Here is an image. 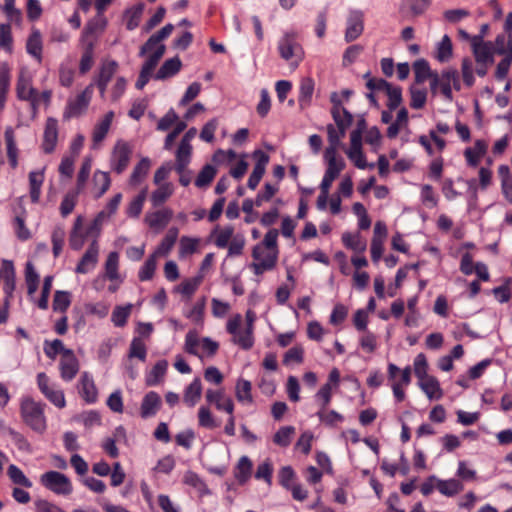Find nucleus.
Returning a JSON list of instances; mask_svg holds the SVG:
<instances>
[{
    "instance_id": "1",
    "label": "nucleus",
    "mask_w": 512,
    "mask_h": 512,
    "mask_svg": "<svg viewBox=\"0 0 512 512\" xmlns=\"http://www.w3.org/2000/svg\"><path fill=\"white\" fill-rule=\"evenodd\" d=\"M173 30L174 25L169 23L152 34L140 47L139 56L146 57L145 62L157 66L166 52V46L163 44V41L171 35Z\"/></svg>"
},
{
    "instance_id": "2",
    "label": "nucleus",
    "mask_w": 512,
    "mask_h": 512,
    "mask_svg": "<svg viewBox=\"0 0 512 512\" xmlns=\"http://www.w3.org/2000/svg\"><path fill=\"white\" fill-rule=\"evenodd\" d=\"M105 212L101 211L87 229H83V219L78 216L69 237V245L73 250H80L87 236H93L97 240Z\"/></svg>"
},
{
    "instance_id": "3",
    "label": "nucleus",
    "mask_w": 512,
    "mask_h": 512,
    "mask_svg": "<svg viewBox=\"0 0 512 512\" xmlns=\"http://www.w3.org/2000/svg\"><path fill=\"white\" fill-rule=\"evenodd\" d=\"M21 416L23 421L34 431L43 433L46 430V418L43 405L31 398L21 401Z\"/></svg>"
},
{
    "instance_id": "4",
    "label": "nucleus",
    "mask_w": 512,
    "mask_h": 512,
    "mask_svg": "<svg viewBox=\"0 0 512 512\" xmlns=\"http://www.w3.org/2000/svg\"><path fill=\"white\" fill-rule=\"evenodd\" d=\"M252 257L254 261L250 264V268L255 275H261L275 267L278 259V250H271L257 244L252 249Z\"/></svg>"
},
{
    "instance_id": "5",
    "label": "nucleus",
    "mask_w": 512,
    "mask_h": 512,
    "mask_svg": "<svg viewBox=\"0 0 512 512\" xmlns=\"http://www.w3.org/2000/svg\"><path fill=\"white\" fill-rule=\"evenodd\" d=\"M40 483L56 495L68 496L73 492L71 480L58 471H48L40 476Z\"/></svg>"
},
{
    "instance_id": "6",
    "label": "nucleus",
    "mask_w": 512,
    "mask_h": 512,
    "mask_svg": "<svg viewBox=\"0 0 512 512\" xmlns=\"http://www.w3.org/2000/svg\"><path fill=\"white\" fill-rule=\"evenodd\" d=\"M16 95L18 99L28 101L33 116H36L39 108V96L37 90L32 86V78L28 72L20 71L16 83Z\"/></svg>"
},
{
    "instance_id": "7",
    "label": "nucleus",
    "mask_w": 512,
    "mask_h": 512,
    "mask_svg": "<svg viewBox=\"0 0 512 512\" xmlns=\"http://www.w3.org/2000/svg\"><path fill=\"white\" fill-rule=\"evenodd\" d=\"M242 316L236 314L231 317L226 325L227 332L232 335V342L242 349L248 350L253 346V332L244 328L241 329Z\"/></svg>"
},
{
    "instance_id": "8",
    "label": "nucleus",
    "mask_w": 512,
    "mask_h": 512,
    "mask_svg": "<svg viewBox=\"0 0 512 512\" xmlns=\"http://www.w3.org/2000/svg\"><path fill=\"white\" fill-rule=\"evenodd\" d=\"M278 51L284 60L290 61L293 68H297L303 59L302 47L296 42L292 34H285L279 40Z\"/></svg>"
},
{
    "instance_id": "9",
    "label": "nucleus",
    "mask_w": 512,
    "mask_h": 512,
    "mask_svg": "<svg viewBox=\"0 0 512 512\" xmlns=\"http://www.w3.org/2000/svg\"><path fill=\"white\" fill-rule=\"evenodd\" d=\"M93 88L94 84H89L74 99L68 101L63 113L65 119L76 118L85 113L93 96Z\"/></svg>"
},
{
    "instance_id": "10",
    "label": "nucleus",
    "mask_w": 512,
    "mask_h": 512,
    "mask_svg": "<svg viewBox=\"0 0 512 512\" xmlns=\"http://www.w3.org/2000/svg\"><path fill=\"white\" fill-rule=\"evenodd\" d=\"M472 52L478 65L489 66L494 62L495 47L492 42L484 41L482 35L471 38Z\"/></svg>"
},
{
    "instance_id": "11",
    "label": "nucleus",
    "mask_w": 512,
    "mask_h": 512,
    "mask_svg": "<svg viewBox=\"0 0 512 512\" xmlns=\"http://www.w3.org/2000/svg\"><path fill=\"white\" fill-rule=\"evenodd\" d=\"M131 154L132 150L129 144L123 140H118L111 154L112 169L118 174L122 173L130 162Z\"/></svg>"
},
{
    "instance_id": "12",
    "label": "nucleus",
    "mask_w": 512,
    "mask_h": 512,
    "mask_svg": "<svg viewBox=\"0 0 512 512\" xmlns=\"http://www.w3.org/2000/svg\"><path fill=\"white\" fill-rule=\"evenodd\" d=\"M348 158L359 169L374 168V164H368L362 152L361 131H352L350 134V147L346 150Z\"/></svg>"
},
{
    "instance_id": "13",
    "label": "nucleus",
    "mask_w": 512,
    "mask_h": 512,
    "mask_svg": "<svg viewBox=\"0 0 512 512\" xmlns=\"http://www.w3.org/2000/svg\"><path fill=\"white\" fill-rule=\"evenodd\" d=\"M364 31V13L361 10H350L346 19L344 39L347 43L358 39Z\"/></svg>"
},
{
    "instance_id": "14",
    "label": "nucleus",
    "mask_w": 512,
    "mask_h": 512,
    "mask_svg": "<svg viewBox=\"0 0 512 512\" xmlns=\"http://www.w3.org/2000/svg\"><path fill=\"white\" fill-rule=\"evenodd\" d=\"M58 121L53 117L47 118L44 126L41 149L45 154L55 151L58 142Z\"/></svg>"
},
{
    "instance_id": "15",
    "label": "nucleus",
    "mask_w": 512,
    "mask_h": 512,
    "mask_svg": "<svg viewBox=\"0 0 512 512\" xmlns=\"http://www.w3.org/2000/svg\"><path fill=\"white\" fill-rule=\"evenodd\" d=\"M99 257V245L96 239H93L87 248L86 252L83 254L79 263L75 268V272L78 274H87L92 271L97 263Z\"/></svg>"
},
{
    "instance_id": "16",
    "label": "nucleus",
    "mask_w": 512,
    "mask_h": 512,
    "mask_svg": "<svg viewBox=\"0 0 512 512\" xmlns=\"http://www.w3.org/2000/svg\"><path fill=\"white\" fill-rule=\"evenodd\" d=\"M79 371V362L72 350H64L60 360V372L64 381H71Z\"/></svg>"
},
{
    "instance_id": "17",
    "label": "nucleus",
    "mask_w": 512,
    "mask_h": 512,
    "mask_svg": "<svg viewBox=\"0 0 512 512\" xmlns=\"http://www.w3.org/2000/svg\"><path fill=\"white\" fill-rule=\"evenodd\" d=\"M2 273L4 276L3 292L5 293L4 303L6 308H9L10 299L12 298L15 290V271L13 263L9 260H3Z\"/></svg>"
},
{
    "instance_id": "18",
    "label": "nucleus",
    "mask_w": 512,
    "mask_h": 512,
    "mask_svg": "<svg viewBox=\"0 0 512 512\" xmlns=\"http://www.w3.org/2000/svg\"><path fill=\"white\" fill-rule=\"evenodd\" d=\"M173 216L171 209L164 208L145 215V223L152 229L162 230L167 226Z\"/></svg>"
},
{
    "instance_id": "19",
    "label": "nucleus",
    "mask_w": 512,
    "mask_h": 512,
    "mask_svg": "<svg viewBox=\"0 0 512 512\" xmlns=\"http://www.w3.org/2000/svg\"><path fill=\"white\" fill-rule=\"evenodd\" d=\"M452 88L458 91L461 89V84L457 71L448 69L441 74V92L448 100H452Z\"/></svg>"
},
{
    "instance_id": "20",
    "label": "nucleus",
    "mask_w": 512,
    "mask_h": 512,
    "mask_svg": "<svg viewBox=\"0 0 512 512\" xmlns=\"http://www.w3.org/2000/svg\"><path fill=\"white\" fill-rule=\"evenodd\" d=\"M114 113L112 111L107 112L104 117L95 125L92 133V148L97 149L99 144L105 139L109 132Z\"/></svg>"
},
{
    "instance_id": "21",
    "label": "nucleus",
    "mask_w": 512,
    "mask_h": 512,
    "mask_svg": "<svg viewBox=\"0 0 512 512\" xmlns=\"http://www.w3.org/2000/svg\"><path fill=\"white\" fill-rule=\"evenodd\" d=\"M161 407V397L154 391L148 392L142 400L140 407L141 417L144 419L153 417L156 415Z\"/></svg>"
},
{
    "instance_id": "22",
    "label": "nucleus",
    "mask_w": 512,
    "mask_h": 512,
    "mask_svg": "<svg viewBox=\"0 0 512 512\" xmlns=\"http://www.w3.org/2000/svg\"><path fill=\"white\" fill-rule=\"evenodd\" d=\"M418 385L431 400H438L443 396V391L440 387L439 381L434 376L429 375L419 379Z\"/></svg>"
},
{
    "instance_id": "23",
    "label": "nucleus",
    "mask_w": 512,
    "mask_h": 512,
    "mask_svg": "<svg viewBox=\"0 0 512 512\" xmlns=\"http://www.w3.org/2000/svg\"><path fill=\"white\" fill-rule=\"evenodd\" d=\"M182 67L181 59L178 56L164 61L158 71L155 73L156 80H165L176 75Z\"/></svg>"
},
{
    "instance_id": "24",
    "label": "nucleus",
    "mask_w": 512,
    "mask_h": 512,
    "mask_svg": "<svg viewBox=\"0 0 512 512\" xmlns=\"http://www.w3.org/2000/svg\"><path fill=\"white\" fill-rule=\"evenodd\" d=\"M79 392L83 399L88 403H94L97 400V388L92 376L84 372L80 378Z\"/></svg>"
},
{
    "instance_id": "25",
    "label": "nucleus",
    "mask_w": 512,
    "mask_h": 512,
    "mask_svg": "<svg viewBox=\"0 0 512 512\" xmlns=\"http://www.w3.org/2000/svg\"><path fill=\"white\" fill-rule=\"evenodd\" d=\"M112 2L113 0H95V8L97 11L98 19L96 23L91 22L87 25L84 30V37H86L88 34L94 33L97 28L102 30L105 27L106 21L103 18V14Z\"/></svg>"
},
{
    "instance_id": "26",
    "label": "nucleus",
    "mask_w": 512,
    "mask_h": 512,
    "mask_svg": "<svg viewBox=\"0 0 512 512\" xmlns=\"http://www.w3.org/2000/svg\"><path fill=\"white\" fill-rule=\"evenodd\" d=\"M44 182V169L31 171L29 173L30 198L37 203L41 196V187Z\"/></svg>"
},
{
    "instance_id": "27",
    "label": "nucleus",
    "mask_w": 512,
    "mask_h": 512,
    "mask_svg": "<svg viewBox=\"0 0 512 512\" xmlns=\"http://www.w3.org/2000/svg\"><path fill=\"white\" fill-rule=\"evenodd\" d=\"M174 193V186L170 182H164L158 185V188L152 192L150 200L154 207L165 203Z\"/></svg>"
},
{
    "instance_id": "28",
    "label": "nucleus",
    "mask_w": 512,
    "mask_h": 512,
    "mask_svg": "<svg viewBox=\"0 0 512 512\" xmlns=\"http://www.w3.org/2000/svg\"><path fill=\"white\" fill-rule=\"evenodd\" d=\"M202 395L200 378H195L185 389L183 400L188 407H194Z\"/></svg>"
},
{
    "instance_id": "29",
    "label": "nucleus",
    "mask_w": 512,
    "mask_h": 512,
    "mask_svg": "<svg viewBox=\"0 0 512 512\" xmlns=\"http://www.w3.org/2000/svg\"><path fill=\"white\" fill-rule=\"evenodd\" d=\"M211 236L213 237V242L218 248H226L230 241L233 239L234 228L233 226H225L223 228L216 227Z\"/></svg>"
},
{
    "instance_id": "30",
    "label": "nucleus",
    "mask_w": 512,
    "mask_h": 512,
    "mask_svg": "<svg viewBox=\"0 0 512 512\" xmlns=\"http://www.w3.org/2000/svg\"><path fill=\"white\" fill-rule=\"evenodd\" d=\"M110 177L107 172L97 170L93 175V194L96 198H100L110 187Z\"/></svg>"
},
{
    "instance_id": "31",
    "label": "nucleus",
    "mask_w": 512,
    "mask_h": 512,
    "mask_svg": "<svg viewBox=\"0 0 512 512\" xmlns=\"http://www.w3.org/2000/svg\"><path fill=\"white\" fill-rule=\"evenodd\" d=\"M327 133L329 145L325 149L324 154H329V152L332 154H337V151L341 146V139L345 136L346 130L339 128L337 130L332 124H329L327 126Z\"/></svg>"
},
{
    "instance_id": "32",
    "label": "nucleus",
    "mask_w": 512,
    "mask_h": 512,
    "mask_svg": "<svg viewBox=\"0 0 512 512\" xmlns=\"http://www.w3.org/2000/svg\"><path fill=\"white\" fill-rule=\"evenodd\" d=\"M486 151L487 143L483 140H477L474 147L467 148L464 152L467 163L473 167L477 166L480 158L486 153Z\"/></svg>"
},
{
    "instance_id": "33",
    "label": "nucleus",
    "mask_w": 512,
    "mask_h": 512,
    "mask_svg": "<svg viewBox=\"0 0 512 512\" xmlns=\"http://www.w3.org/2000/svg\"><path fill=\"white\" fill-rule=\"evenodd\" d=\"M463 488V484L457 479L436 480V489L447 497L455 496Z\"/></svg>"
},
{
    "instance_id": "34",
    "label": "nucleus",
    "mask_w": 512,
    "mask_h": 512,
    "mask_svg": "<svg viewBox=\"0 0 512 512\" xmlns=\"http://www.w3.org/2000/svg\"><path fill=\"white\" fill-rule=\"evenodd\" d=\"M235 395L239 402L244 405L253 403L251 382L245 379H239L236 383Z\"/></svg>"
},
{
    "instance_id": "35",
    "label": "nucleus",
    "mask_w": 512,
    "mask_h": 512,
    "mask_svg": "<svg viewBox=\"0 0 512 512\" xmlns=\"http://www.w3.org/2000/svg\"><path fill=\"white\" fill-rule=\"evenodd\" d=\"M324 158L327 162V169L325 171L326 176L336 179L340 172L345 168V162L342 158H338L337 154H324Z\"/></svg>"
},
{
    "instance_id": "36",
    "label": "nucleus",
    "mask_w": 512,
    "mask_h": 512,
    "mask_svg": "<svg viewBox=\"0 0 512 512\" xmlns=\"http://www.w3.org/2000/svg\"><path fill=\"white\" fill-rule=\"evenodd\" d=\"M453 55V45L450 37L448 35H444L442 39L436 45V53L435 58L439 62H447L452 58Z\"/></svg>"
},
{
    "instance_id": "37",
    "label": "nucleus",
    "mask_w": 512,
    "mask_h": 512,
    "mask_svg": "<svg viewBox=\"0 0 512 512\" xmlns=\"http://www.w3.org/2000/svg\"><path fill=\"white\" fill-rule=\"evenodd\" d=\"M342 242L347 248L357 253H363L367 247L366 241L358 233H343Z\"/></svg>"
},
{
    "instance_id": "38",
    "label": "nucleus",
    "mask_w": 512,
    "mask_h": 512,
    "mask_svg": "<svg viewBox=\"0 0 512 512\" xmlns=\"http://www.w3.org/2000/svg\"><path fill=\"white\" fill-rule=\"evenodd\" d=\"M192 146L181 144L176 152V165L175 169L178 173H183L191 160Z\"/></svg>"
},
{
    "instance_id": "39",
    "label": "nucleus",
    "mask_w": 512,
    "mask_h": 512,
    "mask_svg": "<svg viewBox=\"0 0 512 512\" xmlns=\"http://www.w3.org/2000/svg\"><path fill=\"white\" fill-rule=\"evenodd\" d=\"M178 237V230L172 228L168 231L166 236L162 239L161 243L158 245L157 249L154 251L153 255L157 258L159 256H166L169 254L171 249L173 248Z\"/></svg>"
},
{
    "instance_id": "40",
    "label": "nucleus",
    "mask_w": 512,
    "mask_h": 512,
    "mask_svg": "<svg viewBox=\"0 0 512 512\" xmlns=\"http://www.w3.org/2000/svg\"><path fill=\"white\" fill-rule=\"evenodd\" d=\"M331 113L339 129L346 130L351 125L353 117L341 104L334 105Z\"/></svg>"
},
{
    "instance_id": "41",
    "label": "nucleus",
    "mask_w": 512,
    "mask_h": 512,
    "mask_svg": "<svg viewBox=\"0 0 512 512\" xmlns=\"http://www.w3.org/2000/svg\"><path fill=\"white\" fill-rule=\"evenodd\" d=\"M202 280V275L186 279L176 288V291L179 292L183 297L190 299L200 286Z\"/></svg>"
},
{
    "instance_id": "42",
    "label": "nucleus",
    "mask_w": 512,
    "mask_h": 512,
    "mask_svg": "<svg viewBox=\"0 0 512 512\" xmlns=\"http://www.w3.org/2000/svg\"><path fill=\"white\" fill-rule=\"evenodd\" d=\"M118 70V63L115 60H105L102 62L96 82L109 84Z\"/></svg>"
},
{
    "instance_id": "43",
    "label": "nucleus",
    "mask_w": 512,
    "mask_h": 512,
    "mask_svg": "<svg viewBox=\"0 0 512 512\" xmlns=\"http://www.w3.org/2000/svg\"><path fill=\"white\" fill-rule=\"evenodd\" d=\"M6 148H7V156L10 162V165L15 168L18 164V149L14 140V132L12 128H7L4 133Z\"/></svg>"
},
{
    "instance_id": "44",
    "label": "nucleus",
    "mask_w": 512,
    "mask_h": 512,
    "mask_svg": "<svg viewBox=\"0 0 512 512\" xmlns=\"http://www.w3.org/2000/svg\"><path fill=\"white\" fill-rule=\"evenodd\" d=\"M151 167V161L149 158H142L139 163L134 167L133 172L130 176V182L133 185L139 184L148 174Z\"/></svg>"
},
{
    "instance_id": "45",
    "label": "nucleus",
    "mask_w": 512,
    "mask_h": 512,
    "mask_svg": "<svg viewBox=\"0 0 512 512\" xmlns=\"http://www.w3.org/2000/svg\"><path fill=\"white\" fill-rule=\"evenodd\" d=\"M118 267L119 254L117 252H110L105 262V275L110 281H117L120 279Z\"/></svg>"
},
{
    "instance_id": "46",
    "label": "nucleus",
    "mask_w": 512,
    "mask_h": 512,
    "mask_svg": "<svg viewBox=\"0 0 512 512\" xmlns=\"http://www.w3.org/2000/svg\"><path fill=\"white\" fill-rule=\"evenodd\" d=\"M413 71L415 75V81L419 84L425 82L434 73L431 71L430 65L425 59L416 60L413 64Z\"/></svg>"
},
{
    "instance_id": "47",
    "label": "nucleus",
    "mask_w": 512,
    "mask_h": 512,
    "mask_svg": "<svg viewBox=\"0 0 512 512\" xmlns=\"http://www.w3.org/2000/svg\"><path fill=\"white\" fill-rule=\"evenodd\" d=\"M252 470V462L247 456H242L238 464L236 466L234 475L235 478L238 480L239 483H245L250 475Z\"/></svg>"
},
{
    "instance_id": "48",
    "label": "nucleus",
    "mask_w": 512,
    "mask_h": 512,
    "mask_svg": "<svg viewBox=\"0 0 512 512\" xmlns=\"http://www.w3.org/2000/svg\"><path fill=\"white\" fill-rule=\"evenodd\" d=\"M167 367L168 362L166 360H159L147 375L146 384L148 386H154L158 384L160 380L164 377Z\"/></svg>"
},
{
    "instance_id": "49",
    "label": "nucleus",
    "mask_w": 512,
    "mask_h": 512,
    "mask_svg": "<svg viewBox=\"0 0 512 512\" xmlns=\"http://www.w3.org/2000/svg\"><path fill=\"white\" fill-rule=\"evenodd\" d=\"M200 239L182 236L179 242V257L185 258L198 250Z\"/></svg>"
},
{
    "instance_id": "50",
    "label": "nucleus",
    "mask_w": 512,
    "mask_h": 512,
    "mask_svg": "<svg viewBox=\"0 0 512 512\" xmlns=\"http://www.w3.org/2000/svg\"><path fill=\"white\" fill-rule=\"evenodd\" d=\"M94 64V44L93 42H87L84 51L82 53L80 63H79V71L82 74L87 73Z\"/></svg>"
},
{
    "instance_id": "51",
    "label": "nucleus",
    "mask_w": 512,
    "mask_h": 512,
    "mask_svg": "<svg viewBox=\"0 0 512 512\" xmlns=\"http://www.w3.org/2000/svg\"><path fill=\"white\" fill-rule=\"evenodd\" d=\"M217 169L211 164H206L199 172L195 185L198 188H207L216 176Z\"/></svg>"
},
{
    "instance_id": "52",
    "label": "nucleus",
    "mask_w": 512,
    "mask_h": 512,
    "mask_svg": "<svg viewBox=\"0 0 512 512\" xmlns=\"http://www.w3.org/2000/svg\"><path fill=\"white\" fill-rule=\"evenodd\" d=\"M144 9L145 5L143 3H138L126 11V27L128 30H134L138 27Z\"/></svg>"
},
{
    "instance_id": "53",
    "label": "nucleus",
    "mask_w": 512,
    "mask_h": 512,
    "mask_svg": "<svg viewBox=\"0 0 512 512\" xmlns=\"http://www.w3.org/2000/svg\"><path fill=\"white\" fill-rule=\"evenodd\" d=\"M314 81L312 78H303L300 83L299 104L301 107L308 105L314 92Z\"/></svg>"
},
{
    "instance_id": "54",
    "label": "nucleus",
    "mask_w": 512,
    "mask_h": 512,
    "mask_svg": "<svg viewBox=\"0 0 512 512\" xmlns=\"http://www.w3.org/2000/svg\"><path fill=\"white\" fill-rule=\"evenodd\" d=\"M147 356V348L141 337H134L130 343L128 357L137 358L144 362Z\"/></svg>"
},
{
    "instance_id": "55",
    "label": "nucleus",
    "mask_w": 512,
    "mask_h": 512,
    "mask_svg": "<svg viewBox=\"0 0 512 512\" xmlns=\"http://www.w3.org/2000/svg\"><path fill=\"white\" fill-rule=\"evenodd\" d=\"M27 52L35 57L39 62L42 59V41L38 31L33 32L27 40Z\"/></svg>"
},
{
    "instance_id": "56",
    "label": "nucleus",
    "mask_w": 512,
    "mask_h": 512,
    "mask_svg": "<svg viewBox=\"0 0 512 512\" xmlns=\"http://www.w3.org/2000/svg\"><path fill=\"white\" fill-rule=\"evenodd\" d=\"M183 481L185 484L195 488L201 495H207L210 493L205 482L195 472L187 471L184 475Z\"/></svg>"
},
{
    "instance_id": "57",
    "label": "nucleus",
    "mask_w": 512,
    "mask_h": 512,
    "mask_svg": "<svg viewBox=\"0 0 512 512\" xmlns=\"http://www.w3.org/2000/svg\"><path fill=\"white\" fill-rule=\"evenodd\" d=\"M66 232L63 227L57 226L53 229L51 234V242H52V251L54 257H58L65 243Z\"/></svg>"
},
{
    "instance_id": "58",
    "label": "nucleus",
    "mask_w": 512,
    "mask_h": 512,
    "mask_svg": "<svg viewBox=\"0 0 512 512\" xmlns=\"http://www.w3.org/2000/svg\"><path fill=\"white\" fill-rule=\"evenodd\" d=\"M10 87V72L8 67L0 68V110H3L6 104V97Z\"/></svg>"
},
{
    "instance_id": "59",
    "label": "nucleus",
    "mask_w": 512,
    "mask_h": 512,
    "mask_svg": "<svg viewBox=\"0 0 512 512\" xmlns=\"http://www.w3.org/2000/svg\"><path fill=\"white\" fill-rule=\"evenodd\" d=\"M157 267V257L151 254L140 268L138 277L140 281H149L153 278Z\"/></svg>"
},
{
    "instance_id": "60",
    "label": "nucleus",
    "mask_w": 512,
    "mask_h": 512,
    "mask_svg": "<svg viewBox=\"0 0 512 512\" xmlns=\"http://www.w3.org/2000/svg\"><path fill=\"white\" fill-rule=\"evenodd\" d=\"M295 434L293 426L281 427L274 435L273 441L281 447H287L291 443L292 437Z\"/></svg>"
},
{
    "instance_id": "61",
    "label": "nucleus",
    "mask_w": 512,
    "mask_h": 512,
    "mask_svg": "<svg viewBox=\"0 0 512 512\" xmlns=\"http://www.w3.org/2000/svg\"><path fill=\"white\" fill-rule=\"evenodd\" d=\"M132 305L116 306L111 315V321L116 327H123L131 313Z\"/></svg>"
},
{
    "instance_id": "62",
    "label": "nucleus",
    "mask_w": 512,
    "mask_h": 512,
    "mask_svg": "<svg viewBox=\"0 0 512 512\" xmlns=\"http://www.w3.org/2000/svg\"><path fill=\"white\" fill-rule=\"evenodd\" d=\"M7 474L14 484L21 485L26 488L32 487V482L25 476L22 470L14 464L8 467Z\"/></svg>"
},
{
    "instance_id": "63",
    "label": "nucleus",
    "mask_w": 512,
    "mask_h": 512,
    "mask_svg": "<svg viewBox=\"0 0 512 512\" xmlns=\"http://www.w3.org/2000/svg\"><path fill=\"white\" fill-rule=\"evenodd\" d=\"M85 314L95 316L99 319L105 318L109 313V305L103 302L86 303L84 305Z\"/></svg>"
},
{
    "instance_id": "64",
    "label": "nucleus",
    "mask_w": 512,
    "mask_h": 512,
    "mask_svg": "<svg viewBox=\"0 0 512 512\" xmlns=\"http://www.w3.org/2000/svg\"><path fill=\"white\" fill-rule=\"evenodd\" d=\"M512 63V39L508 41V52L507 55L502 59L496 69V78L501 80L504 79L508 73L509 67Z\"/></svg>"
}]
</instances>
